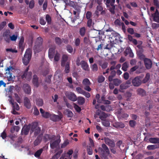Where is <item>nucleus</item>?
I'll return each mask as SVG.
<instances>
[{
	"label": "nucleus",
	"mask_w": 159,
	"mask_h": 159,
	"mask_svg": "<svg viewBox=\"0 0 159 159\" xmlns=\"http://www.w3.org/2000/svg\"><path fill=\"white\" fill-rule=\"evenodd\" d=\"M34 6V0H32L30 1L29 3V7L31 8H33Z\"/></svg>",
	"instance_id": "nucleus-54"
},
{
	"label": "nucleus",
	"mask_w": 159,
	"mask_h": 159,
	"mask_svg": "<svg viewBox=\"0 0 159 159\" xmlns=\"http://www.w3.org/2000/svg\"><path fill=\"white\" fill-rule=\"evenodd\" d=\"M108 116V115L104 112H102L99 115V118L102 120H105V119Z\"/></svg>",
	"instance_id": "nucleus-31"
},
{
	"label": "nucleus",
	"mask_w": 159,
	"mask_h": 159,
	"mask_svg": "<svg viewBox=\"0 0 159 159\" xmlns=\"http://www.w3.org/2000/svg\"><path fill=\"white\" fill-rule=\"evenodd\" d=\"M17 38V36L15 34L13 35L12 36H10V40L12 41H15Z\"/></svg>",
	"instance_id": "nucleus-57"
},
{
	"label": "nucleus",
	"mask_w": 159,
	"mask_h": 159,
	"mask_svg": "<svg viewBox=\"0 0 159 159\" xmlns=\"http://www.w3.org/2000/svg\"><path fill=\"white\" fill-rule=\"evenodd\" d=\"M78 103L79 105H82L85 102V99L81 97H78L77 98Z\"/></svg>",
	"instance_id": "nucleus-30"
},
{
	"label": "nucleus",
	"mask_w": 159,
	"mask_h": 159,
	"mask_svg": "<svg viewBox=\"0 0 159 159\" xmlns=\"http://www.w3.org/2000/svg\"><path fill=\"white\" fill-rule=\"evenodd\" d=\"M33 83L34 86L37 87L39 86L38 78L37 75H35L33 76Z\"/></svg>",
	"instance_id": "nucleus-20"
},
{
	"label": "nucleus",
	"mask_w": 159,
	"mask_h": 159,
	"mask_svg": "<svg viewBox=\"0 0 159 159\" xmlns=\"http://www.w3.org/2000/svg\"><path fill=\"white\" fill-rule=\"evenodd\" d=\"M61 117L58 115L55 114H51L50 117V119L52 121L56 122L58 121L61 120Z\"/></svg>",
	"instance_id": "nucleus-17"
},
{
	"label": "nucleus",
	"mask_w": 159,
	"mask_h": 159,
	"mask_svg": "<svg viewBox=\"0 0 159 159\" xmlns=\"http://www.w3.org/2000/svg\"><path fill=\"white\" fill-rule=\"evenodd\" d=\"M55 40L56 43L58 45H60L62 43V41L61 39L59 37H56Z\"/></svg>",
	"instance_id": "nucleus-48"
},
{
	"label": "nucleus",
	"mask_w": 159,
	"mask_h": 159,
	"mask_svg": "<svg viewBox=\"0 0 159 159\" xmlns=\"http://www.w3.org/2000/svg\"><path fill=\"white\" fill-rule=\"evenodd\" d=\"M143 61L146 68L148 70L150 69L152 66V62L151 60L149 58H145Z\"/></svg>",
	"instance_id": "nucleus-5"
},
{
	"label": "nucleus",
	"mask_w": 159,
	"mask_h": 159,
	"mask_svg": "<svg viewBox=\"0 0 159 159\" xmlns=\"http://www.w3.org/2000/svg\"><path fill=\"white\" fill-rule=\"evenodd\" d=\"M23 89L24 92L27 94H30L31 93V88L30 86L27 84H24Z\"/></svg>",
	"instance_id": "nucleus-15"
},
{
	"label": "nucleus",
	"mask_w": 159,
	"mask_h": 159,
	"mask_svg": "<svg viewBox=\"0 0 159 159\" xmlns=\"http://www.w3.org/2000/svg\"><path fill=\"white\" fill-rule=\"evenodd\" d=\"M12 104L13 105V107L14 109L17 111H18L20 109V107L19 105L16 102L15 104L12 102H11Z\"/></svg>",
	"instance_id": "nucleus-52"
},
{
	"label": "nucleus",
	"mask_w": 159,
	"mask_h": 159,
	"mask_svg": "<svg viewBox=\"0 0 159 159\" xmlns=\"http://www.w3.org/2000/svg\"><path fill=\"white\" fill-rule=\"evenodd\" d=\"M103 121L102 123L103 125L106 127H108L109 126L110 123L109 121L108 120H102Z\"/></svg>",
	"instance_id": "nucleus-50"
},
{
	"label": "nucleus",
	"mask_w": 159,
	"mask_h": 159,
	"mask_svg": "<svg viewBox=\"0 0 159 159\" xmlns=\"http://www.w3.org/2000/svg\"><path fill=\"white\" fill-rule=\"evenodd\" d=\"M55 53V48H50L49 49L48 51V57L50 59H52L53 58Z\"/></svg>",
	"instance_id": "nucleus-18"
},
{
	"label": "nucleus",
	"mask_w": 159,
	"mask_h": 159,
	"mask_svg": "<svg viewBox=\"0 0 159 159\" xmlns=\"http://www.w3.org/2000/svg\"><path fill=\"white\" fill-rule=\"evenodd\" d=\"M70 62L68 61L66 62L65 65L64 71L66 73H68L70 72Z\"/></svg>",
	"instance_id": "nucleus-28"
},
{
	"label": "nucleus",
	"mask_w": 159,
	"mask_h": 159,
	"mask_svg": "<svg viewBox=\"0 0 159 159\" xmlns=\"http://www.w3.org/2000/svg\"><path fill=\"white\" fill-rule=\"evenodd\" d=\"M66 97L70 100L73 102H75L77 100L76 96L72 92L68 93L66 95Z\"/></svg>",
	"instance_id": "nucleus-8"
},
{
	"label": "nucleus",
	"mask_w": 159,
	"mask_h": 159,
	"mask_svg": "<svg viewBox=\"0 0 159 159\" xmlns=\"http://www.w3.org/2000/svg\"><path fill=\"white\" fill-rule=\"evenodd\" d=\"M36 105L39 106L41 107L42 106L43 104V101L42 99L41 98H39L36 100Z\"/></svg>",
	"instance_id": "nucleus-35"
},
{
	"label": "nucleus",
	"mask_w": 159,
	"mask_h": 159,
	"mask_svg": "<svg viewBox=\"0 0 159 159\" xmlns=\"http://www.w3.org/2000/svg\"><path fill=\"white\" fill-rule=\"evenodd\" d=\"M42 140V136L40 135H39L34 142V144L35 146H37L41 142Z\"/></svg>",
	"instance_id": "nucleus-23"
},
{
	"label": "nucleus",
	"mask_w": 159,
	"mask_h": 159,
	"mask_svg": "<svg viewBox=\"0 0 159 159\" xmlns=\"http://www.w3.org/2000/svg\"><path fill=\"white\" fill-rule=\"evenodd\" d=\"M79 34L82 37H84L86 32V29L85 27H83L80 28L79 30Z\"/></svg>",
	"instance_id": "nucleus-21"
},
{
	"label": "nucleus",
	"mask_w": 159,
	"mask_h": 159,
	"mask_svg": "<svg viewBox=\"0 0 159 159\" xmlns=\"http://www.w3.org/2000/svg\"><path fill=\"white\" fill-rule=\"evenodd\" d=\"M73 152V151L72 149L69 150L66 153L67 156H68V157L67 158H66L65 159H71L72 157V155Z\"/></svg>",
	"instance_id": "nucleus-36"
},
{
	"label": "nucleus",
	"mask_w": 159,
	"mask_h": 159,
	"mask_svg": "<svg viewBox=\"0 0 159 159\" xmlns=\"http://www.w3.org/2000/svg\"><path fill=\"white\" fill-rule=\"evenodd\" d=\"M159 148V146L157 145H149L147 147L148 150H154Z\"/></svg>",
	"instance_id": "nucleus-32"
},
{
	"label": "nucleus",
	"mask_w": 159,
	"mask_h": 159,
	"mask_svg": "<svg viewBox=\"0 0 159 159\" xmlns=\"http://www.w3.org/2000/svg\"><path fill=\"white\" fill-rule=\"evenodd\" d=\"M1 136L2 138L3 139H6L7 135L5 130L3 131L1 134Z\"/></svg>",
	"instance_id": "nucleus-60"
},
{
	"label": "nucleus",
	"mask_w": 159,
	"mask_h": 159,
	"mask_svg": "<svg viewBox=\"0 0 159 159\" xmlns=\"http://www.w3.org/2000/svg\"><path fill=\"white\" fill-rule=\"evenodd\" d=\"M137 92L138 94L142 96H144L146 94V91L141 88L138 89L137 90Z\"/></svg>",
	"instance_id": "nucleus-24"
},
{
	"label": "nucleus",
	"mask_w": 159,
	"mask_h": 159,
	"mask_svg": "<svg viewBox=\"0 0 159 159\" xmlns=\"http://www.w3.org/2000/svg\"><path fill=\"white\" fill-rule=\"evenodd\" d=\"M83 84L85 86L87 85H90L91 83L89 80L87 78H86L83 80Z\"/></svg>",
	"instance_id": "nucleus-40"
},
{
	"label": "nucleus",
	"mask_w": 159,
	"mask_h": 159,
	"mask_svg": "<svg viewBox=\"0 0 159 159\" xmlns=\"http://www.w3.org/2000/svg\"><path fill=\"white\" fill-rule=\"evenodd\" d=\"M149 142L153 143H159V138H151L149 139Z\"/></svg>",
	"instance_id": "nucleus-25"
},
{
	"label": "nucleus",
	"mask_w": 159,
	"mask_h": 159,
	"mask_svg": "<svg viewBox=\"0 0 159 159\" xmlns=\"http://www.w3.org/2000/svg\"><path fill=\"white\" fill-rule=\"evenodd\" d=\"M53 137L49 134H45L43 136V140L45 142H46L48 140L52 139Z\"/></svg>",
	"instance_id": "nucleus-22"
},
{
	"label": "nucleus",
	"mask_w": 159,
	"mask_h": 159,
	"mask_svg": "<svg viewBox=\"0 0 159 159\" xmlns=\"http://www.w3.org/2000/svg\"><path fill=\"white\" fill-rule=\"evenodd\" d=\"M102 148L99 147L98 148V152L102 155V158H105V154H109L110 151L108 147L105 144H102Z\"/></svg>",
	"instance_id": "nucleus-2"
},
{
	"label": "nucleus",
	"mask_w": 159,
	"mask_h": 159,
	"mask_svg": "<svg viewBox=\"0 0 159 159\" xmlns=\"http://www.w3.org/2000/svg\"><path fill=\"white\" fill-rule=\"evenodd\" d=\"M33 114L35 115H38L39 114V110L36 107H35L34 108Z\"/></svg>",
	"instance_id": "nucleus-61"
},
{
	"label": "nucleus",
	"mask_w": 159,
	"mask_h": 159,
	"mask_svg": "<svg viewBox=\"0 0 159 159\" xmlns=\"http://www.w3.org/2000/svg\"><path fill=\"white\" fill-rule=\"evenodd\" d=\"M127 32L131 34H133L134 33V30L133 29L131 28H128Z\"/></svg>",
	"instance_id": "nucleus-58"
},
{
	"label": "nucleus",
	"mask_w": 159,
	"mask_h": 159,
	"mask_svg": "<svg viewBox=\"0 0 159 159\" xmlns=\"http://www.w3.org/2000/svg\"><path fill=\"white\" fill-rule=\"evenodd\" d=\"M105 79V77L103 76H99L98 78V82L99 83H102L104 81Z\"/></svg>",
	"instance_id": "nucleus-53"
},
{
	"label": "nucleus",
	"mask_w": 159,
	"mask_h": 159,
	"mask_svg": "<svg viewBox=\"0 0 159 159\" xmlns=\"http://www.w3.org/2000/svg\"><path fill=\"white\" fill-rule=\"evenodd\" d=\"M74 108L76 111L78 112H80V111H81V108L76 104L75 105Z\"/></svg>",
	"instance_id": "nucleus-62"
},
{
	"label": "nucleus",
	"mask_w": 159,
	"mask_h": 159,
	"mask_svg": "<svg viewBox=\"0 0 159 159\" xmlns=\"http://www.w3.org/2000/svg\"><path fill=\"white\" fill-rule=\"evenodd\" d=\"M67 50L69 52L71 53L73 52V49L71 46L68 45L67 46Z\"/></svg>",
	"instance_id": "nucleus-56"
},
{
	"label": "nucleus",
	"mask_w": 159,
	"mask_h": 159,
	"mask_svg": "<svg viewBox=\"0 0 159 159\" xmlns=\"http://www.w3.org/2000/svg\"><path fill=\"white\" fill-rule=\"evenodd\" d=\"M3 37L5 40L7 42L10 41V32L9 30H6L4 32L3 34Z\"/></svg>",
	"instance_id": "nucleus-9"
},
{
	"label": "nucleus",
	"mask_w": 159,
	"mask_h": 159,
	"mask_svg": "<svg viewBox=\"0 0 159 159\" xmlns=\"http://www.w3.org/2000/svg\"><path fill=\"white\" fill-rule=\"evenodd\" d=\"M38 127V124L37 122H33L32 124L31 129L33 132H34V130Z\"/></svg>",
	"instance_id": "nucleus-39"
},
{
	"label": "nucleus",
	"mask_w": 159,
	"mask_h": 159,
	"mask_svg": "<svg viewBox=\"0 0 159 159\" xmlns=\"http://www.w3.org/2000/svg\"><path fill=\"white\" fill-rule=\"evenodd\" d=\"M129 87V86L128 85H127L126 84H125L124 83H123L120 85V90H122L123 89H125L128 88Z\"/></svg>",
	"instance_id": "nucleus-42"
},
{
	"label": "nucleus",
	"mask_w": 159,
	"mask_h": 159,
	"mask_svg": "<svg viewBox=\"0 0 159 159\" xmlns=\"http://www.w3.org/2000/svg\"><path fill=\"white\" fill-rule=\"evenodd\" d=\"M114 85L115 86H118L121 83V80L118 79H113L112 81Z\"/></svg>",
	"instance_id": "nucleus-37"
},
{
	"label": "nucleus",
	"mask_w": 159,
	"mask_h": 159,
	"mask_svg": "<svg viewBox=\"0 0 159 159\" xmlns=\"http://www.w3.org/2000/svg\"><path fill=\"white\" fill-rule=\"evenodd\" d=\"M118 112L120 113H118V117L120 119L124 118L126 119L129 116V115L127 113H121L120 111Z\"/></svg>",
	"instance_id": "nucleus-27"
},
{
	"label": "nucleus",
	"mask_w": 159,
	"mask_h": 159,
	"mask_svg": "<svg viewBox=\"0 0 159 159\" xmlns=\"http://www.w3.org/2000/svg\"><path fill=\"white\" fill-rule=\"evenodd\" d=\"M150 78V74L149 73H147L144 79L142 80V83H145L148 82Z\"/></svg>",
	"instance_id": "nucleus-33"
},
{
	"label": "nucleus",
	"mask_w": 159,
	"mask_h": 159,
	"mask_svg": "<svg viewBox=\"0 0 159 159\" xmlns=\"http://www.w3.org/2000/svg\"><path fill=\"white\" fill-rule=\"evenodd\" d=\"M32 50L30 48L27 49L22 58L23 64L27 66L29 64L31 57Z\"/></svg>",
	"instance_id": "nucleus-1"
},
{
	"label": "nucleus",
	"mask_w": 159,
	"mask_h": 159,
	"mask_svg": "<svg viewBox=\"0 0 159 159\" xmlns=\"http://www.w3.org/2000/svg\"><path fill=\"white\" fill-rule=\"evenodd\" d=\"M24 103L25 107L27 109L31 108V104L30 99L27 97H25L24 99Z\"/></svg>",
	"instance_id": "nucleus-13"
},
{
	"label": "nucleus",
	"mask_w": 159,
	"mask_h": 159,
	"mask_svg": "<svg viewBox=\"0 0 159 159\" xmlns=\"http://www.w3.org/2000/svg\"><path fill=\"white\" fill-rule=\"evenodd\" d=\"M51 114L48 112H45L42 115V116L45 118H47L49 117L50 118Z\"/></svg>",
	"instance_id": "nucleus-47"
},
{
	"label": "nucleus",
	"mask_w": 159,
	"mask_h": 159,
	"mask_svg": "<svg viewBox=\"0 0 159 159\" xmlns=\"http://www.w3.org/2000/svg\"><path fill=\"white\" fill-rule=\"evenodd\" d=\"M92 16V13L91 11H88L86 14V17L87 19H91V18Z\"/></svg>",
	"instance_id": "nucleus-51"
},
{
	"label": "nucleus",
	"mask_w": 159,
	"mask_h": 159,
	"mask_svg": "<svg viewBox=\"0 0 159 159\" xmlns=\"http://www.w3.org/2000/svg\"><path fill=\"white\" fill-rule=\"evenodd\" d=\"M43 151V149L42 148L40 149L37 150L34 154V156L37 158L39 157L40 156Z\"/></svg>",
	"instance_id": "nucleus-34"
},
{
	"label": "nucleus",
	"mask_w": 159,
	"mask_h": 159,
	"mask_svg": "<svg viewBox=\"0 0 159 159\" xmlns=\"http://www.w3.org/2000/svg\"><path fill=\"white\" fill-rule=\"evenodd\" d=\"M67 113V116L68 117H72L73 115V114L71 111L68 109H67L66 110Z\"/></svg>",
	"instance_id": "nucleus-44"
},
{
	"label": "nucleus",
	"mask_w": 159,
	"mask_h": 159,
	"mask_svg": "<svg viewBox=\"0 0 159 159\" xmlns=\"http://www.w3.org/2000/svg\"><path fill=\"white\" fill-rule=\"evenodd\" d=\"M15 96L17 102L19 103H20L21 102V99L18 94L16 93H15Z\"/></svg>",
	"instance_id": "nucleus-59"
},
{
	"label": "nucleus",
	"mask_w": 159,
	"mask_h": 159,
	"mask_svg": "<svg viewBox=\"0 0 159 159\" xmlns=\"http://www.w3.org/2000/svg\"><path fill=\"white\" fill-rule=\"evenodd\" d=\"M64 2L66 5L70 6L74 8H76L77 5V3L76 2L72 1L70 0H64Z\"/></svg>",
	"instance_id": "nucleus-10"
},
{
	"label": "nucleus",
	"mask_w": 159,
	"mask_h": 159,
	"mask_svg": "<svg viewBox=\"0 0 159 159\" xmlns=\"http://www.w3.org/2000/svg\"><path fill=\"white\" fill-rule=\"evenodd\" d=\"M61 142L60 139L56 140L54 141H51L50 142V146L52 149H54L57 148L59 145V143Z\"/></svg>",
	"instance_id": "nucleus-7"
},
{
	"label": "nucleus",
	"mask_w": 159,
	"mask_h": 159,
	"mask_svg": "<svg viewBox=\"0 0 159 159\" xmlns=\"http://www.w3.org/2000/svg\"><path fill=\"white\" fill-rule=\"evenodd\" d=\"M34 51L35 52L38 53L40 51V50L39 49V46L38 45H35L33 47Z\"/></svg>",
	"instance_id": "nucleus-49"
},
{
	"label": "nucleus",
	"mask_w": 159,
	"mask_h": 159,
	"mask_svg": "<svg viewBox=\"0 0 159 159\" xmlns=\"http://www.w3.org/2000/svg\"><path fill=\"white\" fill-rule=\"evenodd\" d=\"M116 72L115 70H112L111 73V75L108 77V80L110 82H111L113 80V78L115 76Z\"/></svg>",
	"instance_id": "nucleus-29"
},
{
	"label": "nucleus",
	"mask_w": 159,
	"mask_h": 159,
	"mask_svg": "<svg viewBox=\"0 0 159 159\" xmlns=\"http://www.w3.org/2000/svg\"><path fill=\"white\" fill-rule=\"evenodd\" d=\"M104 141L105 143L109 147L114 148L115 146V144L113 140H111L108 138H105Z\"/></svg>",
	"instance_id": "nucleus-6"
},
{
	"label": "nucleus",
	"mask_w": 159,
	"mask_h": 159,
	"mask_svg": "<svg viewBox=\"0 0 159 159\" xmlns=\"http://www.w3.org/2000/svg\"><path fill=\"white\" fill-rule=\"evenodd\" d=\"M76 90L78 93L82 94L84 91L80 87H77L76 88Z\"/></svg>",
	"instance_id": "nucleus-55"
},
{
	"label": "nucleus",
	"mask_w": 159,
	"mask_h": 159,
	"mask_svg": "<svg viewBox=\"0 0 159 159\" xmlns=\"http://www.w3.org/2000/svg\"><path fill=\"white\" fill-rule=\"evenodd\" d=\"M100 108L102 111H108L111 110V107L109 105H102L100 106Z\"/></svg>",
	"instance_id": "nucleus-26"
},
{
	"label": "nucleus",
	"mask_w": 159,
	"mask_h": 159,
	"mask_svg": "<svg viewBox=\"0 0 159 159\" xmlns=\"http://www.w3.org/2000/svg\"><path fill=\"white\" fill-rule=\"evenodd\" d=\"M152 16L154 21L159 23V12L157 9H156L155 12L153 14H152Z\"/></svg>",
	"instance_id": "nucleus-12"
},
{
	"label": "nucleus",
	"mask_w": 159,
	"mask_h": 159,
	"mask_svg": "<svg viewBox=\"0 0 159 159\" xmlns=\"http://www.w3.org/2000/svg\"><path fill=\"white\" fill-rule=\"evenodd\" d=\"M14 68L12 66H10L9 67H7L6 70V71H7L5 75L7 76L9 80H11L13 78L12 76V74L11 72V71H12V70H14Z\"/></svg>",
	"instance_id": "nucleus-3"
},
{
	"label": "nucleus",
	"mask_w": 159,
	"mask_h": 159,
	"mask_svg": "<svg viewBox=\"0 0 159 159\" xmlns=\"http://www.w3.org/2000/svg\"><path fill=\"white\" fill-rule=\"evenodd\" d=\"M40 131L41 128L39 126L37 127V128L34 130V135L35 136L39 134L40 133Z\"/></svg>",
	"instance_id": "nucleus-45"
},
{
	"label": "nucleus",
	"mask_w": 159,
	"mask_h": 159,
	"mask_svg": "<svg viewBox=\"0 0 159 159\" xmlns=\"http://www.w3.org/2000/svg\"><path fill=\"white\" fill-rule=\"evenodd\" d=\"M92 70L93 72H96L98 71V68L97 64L94 63L91 66Z\"/></svg>",
	"instance_id": "nucleus-41"
},
{
	"label": "nucleus",
	"mask_w": 159,
	"mask_h": 159,
	"mask_svg": "<svg viewBox=\"0 0 159 159\" xmlns=\"http://www.w3.org/2000/svg\"><path fill=\"white\" fill-rule=\"evenodd\" d=\"M68 59V56L67 54L63 55L61 61V66L64 67L65 66Z\"/></svg>",
	"instance_id": "nucleus-14"
},
{
	"label": "nucleus",
	"mask_w": 159,
	"mask_h": 159,
	"mask_svg": "<svg viewBox=\"0 0 159 159\" xmlns=\"http://www.w3.org/2000/svg\"><path fill=\"white\" fill-rule=\"evenodd\" d=\"M113 125L115 127L117 128H123L125 127L124 124L123 123L118 122L113 123Z\"/></svg>",
	"instance_id": "nucleus-19"
},
{
	"label": "nucleus",
	"mask_w": 159,
	"mask_h": 159,
	"mask_svg": "<svg viewBox=\"0 0 159 159\" xmlns=\"http://www.w3.org/2000/svg\"><path fill=\"white\" fill-rule=\"evenodd\" d=\"M128 62L126 61L124 62L122 65V69L125 71L127 70V68L128 67Z\"/></svg>",
	"instance_id": "nucleus-38"
},
{
	"label": "nucleus",
	"mask_w": 159,
	"mask_h": 159,
	"mask_svg": "<svg viewBox=\"0 0 159 159\" xmlns=\"http://www.w3.org/2000/svg\"><path fill=\"white\" fill-rule=\"evenodd\" d=\"M108 66V63L105 61V62H103V63L102 64L101 67L102 69H105Z\"/></svg>",
	"instance_id": "nucleus-63"
},
{
	"label": "nucleus",
	"mask_w": 159,
	"mask_h": 159,
	"mask_svg": "<svg viewBox=\"0 0 159 159\" xmlns=\"http://www.w3.org/2000/svg\"><path fill=\"white\" fill-rule=\"evenodd\" d=\"M30 127L25 125L22 129L21 134L22 135H27L29 132Z\"/></svg>",
	"instance_id": "nucleus-11"
},
{
	"label": "nucleus",
	"mask_w": 159,
	"mask_h": 159,
	"mask_svg": "<svg viewBox=\"0 0 159 159\" xmlns=\"http://www.w3.org/2000/svg\"><path fill=\"white\" fill-rule=\"evenodd\" d=\"M141 77L139 76L135 77L132 81V83L134 86L138 87L140 86L142 83Z\"/></svg>",
	"instance_id": "nucleus-4"
},
{
	"label": "nucleus",
	"mask_w": 159,
	"mask_h": 159,
	"mask_svg": "<svg viewBox=\"0 0 159 159\" xmlns=\"http://www.w3.org/2000/svg\"><path fill=\"white\" fill-rule=\"evenodd\" d=\"M80 64L82 68L85 71H88L89 70V66L87 63L84 61H81Z\"/></svg>",
	"instance_id": "nucleus-16"
},
{
	"label": "nucleus",
	"mask_w": 159,
	"mask_h": 159,
	"mask_svg": "<svg viewBox=\"0 0 159 159\" xmlns=\"http://www.w3.org/2000/svg\"><path fill=\"white\" fill-rule=\"evenodd\" d=\"M46 20L47 21V23L48 24H50L51 23V18L50 15L48 14H47L46 16Z\"/></svg>",
	"instance_id": "nucleus-46"
},
{
	"label": "nucleus",
	"mask_w": 159,
	"mask_h": 159,
	"mask_svg": "<svg viewBox=\"0 0 159 159\" xmlns=\"http://www.w3.org/2000/svg\"><path fill=\"white\" fill-rule=\"evenodd\" d=\"M60 57V54L57 52L55 54L54 60L55 61H59Z\"/></svg>",
	"instance_id": "nucleus-43"
},
{
	"label": "nucleus",
	"mask_w": 159,
	"mask_h": 159,
	"mask_svg": "<svg viewBox=\"0 0 159 159\" xmlns=\"http://www.w3.org/2000/svg\"><path fill=\"white\" fill-rule=\"evenodd\" d=\"M136 124V122L134 120H130L129 122V125L132 127H134Z\"/></svg>",
	"instance_id": "nucleus-64"
}]
</instances>
